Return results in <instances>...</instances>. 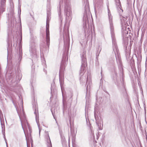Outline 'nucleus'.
I'll return each instance as SVG.
<instances>
[{"mask_svg": "<svg viewBox=\"0 0 147 147\" xmlns=\"http://www.w3.org/2000/svg\"><path fill=\"white\" fill-rule=\"evenodd\" d=\"M59 133H60L61 138H62L63 140L64 139V136H62V132L61 131H59Z\"/></svg>", "mask_w": 147, "mask_h": 147, "instance_id": "412c9836", "label": "nucleus"}, {"mask_svg": "<svg viewBox=\"0 0 147 147\" xmlns=\"http://www.w3.org/2000/svg\"><path fill=\"white\" fill-rule=\"evenodd\" d=\"M70 130L71 134L72 135H73L74 136L75 135V134L74 129L71 127Z\"/></svg>", "mask_w": 147, "mask_h": 147, "instance_id": "6ab92c4d", "label": "nucleus"}, {"mask_svg": "<svg viewBox=\"0 0 147 147\" xmlns=\"http://www.w3.org/2000/svg\"><path fill=\"white\" fill-rule=\"evenodd\" d=\"M47 43V42H46ZM47 46L46 48H44L42 50L41 48H40V55L41 57V59L42 64L43 65L44 67H46V61L44 58H42L41 57L42 55H47L48 53L49 50V45L48 46L47 44Z\"/></svg>", "mask_w": 147, "mask_h": 147, "instance_id": "f8f14e48", "label": "nucleus"}, {"mask_svg": "<svg viewBox=\"0 0 147 147\" xmlns=\"http://www.w3.org/2000/svg\"><path fill=\"white\" fill-rule=\"evenodd\" d=\"M113 69H117L115 67H114Z\"/></svg>", "mask_w": 147, "mask_h": 147, "instance_id": "c85d7f7f", "label": "nucleus"}, {"mask_svg": "<svg viewBox=\"0 0 147 147\" xmlns=\"http://www.w3.org/2000/svg\"><path fill=\"white\" fill-rule=\"evenodd\" d=\"M20 7H21V5H20L19 4V9H20V12H21Z\"/></svg>", "mask_w": 147, "mask_h": 147, "instance_id": "4be33fe9", "label": "nucleus"}, {"mask_svg": "<svg viewBox=\"0 0 147 147\" xmlns=\"http://www.w3.org/2000/svg\"><path fill=\"white\" fill-rule=\"evenodd\" d=\"M34 114L35 115V117H36V123H37L38 129L39 130V135H40V131L41 130V129L40 128V125L39 123V121H38V117L37 116V114L38 113V110H37L36 109H35V111L34 112Z\"/></svg>", "mask_w": 147, "mask_h": 147, "instance_id": "4468645a", "label": "nucleus"}, {"mask_svg": "<svg viewBox=\"0 0 147 147\" xmlns=\"http://www.w3.org/2000/svg\"><path fill=\"white\" fill-rule=\"evenodd\" d=\"M15 71L13 70V68H8L5 75V77L8 83H13L16 81V83L18 81L20 80L22 78V75L19 74L18 76H16Z\"/></svg>", "mask_w": 147, "mask_h": 147, "instance_id": "423d86ee", "label": "nucleus"}, {"mask_svg": "<svg viewBox=\"0 0 147 147\" xmlns=\"http://www.w3.org/2000/svg\"><path fill=\"white\" fill-rule=\"evenodd\" d=\"M36 50L35 43L34 42V40H32L30 42V45L29 51L30 55L32 58V61H33L34 59L36 60L37 59Z\"/></svg>", "mask_w": 147, "mask_h": 147, "instance_id": "1a4fd4ad", "label": "nucleus"}, {"mask_svg": "<svg viewBox=\"0 0 147 147\" xmlns=\"http://www.w3.org/2000/svg\"><path fill=\"white\" fill-rule=\"evenodd\" d=\"M86 3L85 6V13L83 16V20L86 23L89 17H90V11L88 0H84Z\"/></svg>", "mask_w": 147, "mask_h": 147, "instance_id": "9b49d317", "label": "nucleus"}, {"mask_svg": "<svg viewBox=\"0 0 147 147\" xmlns=\"http://www.w3.org/2000/svg\"><path fill=\"white\" fill-rule=\"evenodd\" d=\"M102 71H101V73H100V74H101V76H102Z\"/></svg>", "mask_w": 147, "mask_h": 147, "instance_id": "bb28decb", "label": "nucleus"}, {"mask_svg": "<svg viewBox=\"0 0 147 147\" xmlns=\"http://www.w3.org/2000/svg\"><path fill=\"white\" fill-rule=\"evenodd\" d=\"M50 0H47V1L48 2H50Z\"/></svg>", "mask_w": 147, "mask_h": 147, "instance_id": "cd10ccee", "label": "nucleus"}, {"mask_svg": "<svg viewBox=\"0 0 147 147\" xmlns=\"http://www.w3.org/2000/svg\"><path fill=\"white\" fill-rule=\"evenodd\" d=\"M102 3L103 0H98L96 3V5L99 7H100L102 5Z\"/></svg>", "mask_w": 147, "mask_h": 147, "instance_id": "f3484780", "label": "nucleus"}, {"mask_svg": "<svg viewBox=\"0 0 147 147\" xmlns=\"http://www.w3.org/2000/svg\"><path fill=\"white\" fill-rule=\"evenodd\" d=\"M44 71L45 73V74H47V71L46 70H45L44 68Z\"/></svg>", "mask_w": 147, "mask_h": 147, "instance_id": "5701e85b", "label": "nucleus"}, {"mask_svg": "<svg viewBox=\"0 0 147 147\" xmlns=\"http://www.w3.org/2000/svg\"><path fill=\"white\" fill-rule=\"evenodd\" d=\"M34 68H33L32 69V71L34 72Z\"/></svg>", "mask_w": 147, "mask_h": 147, "instance_id": "a878e982", "label": "nucleus"}, {"mask_svg": "<svg viewBox=\"0 0 147 147\" xmlns=\"http://www.w3.org/2000/svg\"><path fill=\"white\" fill-rule=\"evenodd\" d=\"M63 4L64 7V15L65 17V20L67 22H70L72 19V11L69 0H62V2L60 1L59 2V5L57 7L59 18L60 21V24L61 25L62 24L63 20L62 15L61 13Z\"/></svg>", "mask_w": 147, "mask_h": 147, "instance_id": "7ed1b4c3", "label": "nucleus"}, {"mask_svg": "<svg viewBox=\"0 0 147 147\" xmlns=\"http://www.w3.org/2000/svg\"><path fill=\"white\" fill-rule=\"evenodd\" d=\"M90 129L91 130L92 129H91V127H90Z\"/></svg>", "mask_w": 147, "mask_h": 147, "instance_id": "c756f323", "label": "nucleus"}, {"mask_svg": "<svg viewBox=\"0 0 147 147\" xmlns=\"http://www.w3.org/2000/svg\"><path fill=\"white\" fill-rule=\"evenodd\" d=\"M7 43L8 47H7L8 59V55L9 51L11 50V48L12 45L13 46L16 47L18 43L17 33V32H12L11 27H8L7 30Z\"/></svg>", "mask_w": 147, "mask_h": 147, "instance_id": "39448f33", "label": "nucleus"}, {"mask_svg": "<svg viewBox=\"0 0 147 147\" xmlns=\"http://www.w3.org/2000/svg\"><path fill=\"white\" fill-rule=\"evenodd\" d=\"M16 110L21 121L22 128L25 134L27 141L28 140L32 142V138L31 136L32 130L29 123L27 122L26 119V115L23 109L21 112L18 111L17 109Z\"/></svg>", "mask_w": 147, "mask_h": 147, "instance_id": "20e7f679", "label": "nucleus"}, {"mask_svg": "<svg viewBox=\"0 0 147 147\" xmlns=\"http://www.w3.org/2000/svg\"><path fill=\"white\" fill-rule=\"evenodd\" d=\"M85 115H86V123L88 126H90V124L89 121V120L88 119V117H87L86 115V112L85 113Z\"/></svg>", "mask_w": 147, "mask_h": 147, "instance_id": "a211bd4d", "label": "nucleus"}, {"mask_svg": "<svg viewBox=\"0 0 147 147\" xmlns=\"http://www.w3.org/2000/svg\"><path fill=\"white\" fill-rule=\"evenodd\" d=\"M92 134V131L91 132Z\"/></svg>", "mask_w": 147, "mask_h": 147, "instance_id": "72a5a7b5", "label": "nucleus"}, {"mask_svg": "<svg viewBox=\"0 0 147 147\" xmlns=\"http://www.w3.org/2000/svg\"><path fill=\"white\" fill-rule=\"evenodd\" d=\"M80 43L81 44V45H82V46L83 47H85L86 45V43H84L83 41L80 42Z\"/></svg>", "mask_w": 147, "mask_h": 147, "instance_id": "aec40b11", "label": "nucleus"}, {"mask_svg": "<svg viewBox=\"0 0 147 147\" xmlns=\"http://www.w3.org/2000/svg\"><path fill=\"white\" fill-rule=\"evenodd\" d=\"M80 56L82 60V65L79 72L80 80V82L83 83L86 81V101L89 99L90 96V86L92 84L91 81L90 80V76L88 75L84 76L85 72V67L86 66V51L84 48L82 49L80 52Z\"/></svg>", "mask_w": 147, "mask_h": 147, "instance_id": "f03ea898", "label": "nucleus"}, {"mask_svg": "<svg viewBox=\"0 0 147 147\" xmlns=\"http://www.w3.org/2000/svg\"><path fill=\"white\" fill-rule=\"evenodd\" d=\"M51 112H52V114L53 115V117H54V118H55V116H54V114H53V112L52 110H51Z\"/></svg>", "mask_w": 147, "mask_h": 147, "instance_id": "b1692460", "label": "nucleus"}, {"mask_svg": "<svg viewBox=\"0 0 147 147\" xmlns=\"http://www.w3.org/2000/svg\"><path fill=\"white\" fill-rule=\"evenodd\" d=\"M102 81V78L100 79V86L101 85V81Z\"/></svg>", "mask_w": 147, "mask_h": 147, "instance_id": "393cba45", "label": "nucleus"}, {"mask_svg": "<svg viewBox=\"0 0 147 147\" xmlns=\"http://www.w3.org/2000/svg\"><path fill=\"white\" fill-rule=\"evenodd\" d=\"M45 137L46 140L47 147H52V144L48 131H45Z\"/></svg>", "mask_w": 147, "mask_h": 147, "instance_id": "ddd939ff", "label": "nucleus"}, {"mask_svg": "<svg viewBox=\"0 0 147 147\" xmlns=\"http://www.w3.org/2000/svg\"><path fill=\"white\" fill-rule=\"evenodd\" d=\"M30 82H31V84H32V82H31V81H30Z\"/></svg>", "mask_w": 147, "mask_h": 147, "instance_id": "7c9ffc66", "label": "nucleus"}, {"mask_svg": "<svg viewBox=\"0 0 147 147\" xmlns=\"http://www.w3.org/2000/svg\"><path fill=\"white\" fill-rule=\"evenodd\" d=\"M19 34L20 37V39L19 41V54L18 55L17 59L18 60V64H20L22 57V30L21 27L20 29V32Z\"/></svg>", "mask_w": 147, "mask_h": 147, "instance_id": "6e6552de", "label": "nucleus"}, {"mask_svg": "<svg viewBox=\"0 0 147 147\" xmlns=\"http://www.w3.org/2000/svg\"><path fill=\"white\" fill-rule=\"evenodd\" d=\"M1 128H2V132L4 136V138L5 142L6 144L7 147V140L5 138V125L4 124H3L2 122L1 121Z\"/></svg>", "mask_w": 147, "mask_h": 147, "instance_id": "dca6fc26", "label": "nucleus"}, {"mask_svg": "<svg viewBox=\"0 0 147 147\" xmlns=\"http://www.w3.org/2000/svg\"><path fill=\"white\" fill-rule=\"evenodd\" d=\"M65 25L63 29L64 32L63 40L64 45L65 46V52L66 54H64L63 56L62 59L61 61L60 67L59 71V80L60 85L61 88L63 97V113L64 114L65 111L67 112H67L68 115L70 117L72 116V114H71L70 108L71 105V103L72 99L70 98L67 102H65L63 96V85L64 84V79L63 76V72L64 70L66 65V62L68 58V55L67 54L68 52L67 49H69V34L68 33V28L66 29L65 28Z\"/></svg>", "mask_w": 147, "mask_h": 147, "instance_id": "f257e3e1", "label": "nucleus"}, {"mask_svg": "<svg viewBox=\"0 0 147 147\" xmlns=\"http://www.w3.org/2000/svg\"><path fill=\"white\" fill-rule=\"evenodd\" d=\"M96 99V100H97V98Z\"/></svg>", "mask_w": 147, "mask_h": 147, "instance_id": "473e14b6", "label": "nucleus"}, {"mask_svg": "<svg viewBox=\"0 0 147 147\" xmlns=\"http://www.w3.org/2000/svg\"><path fill=\"white\" fill-rule=\"evenodd\" d=\"M100 106V103L97 101L94 107V116L96 123L98 126V129L102 130L103 126L102 120V117L98 113Z\"/></svg>", "mask_w": 147, "mask_h": 147, "instance_id": "0eeeda50", "label": "nucleus"}, {"mask_svg": "<svg viewBox=\"0 0 147 147\" xmlns=\"http://www.w3.org/2000/svg\"><path fill=\"white\" fill-rule=\"evenodd\" d=\"M115 4L117 10L119 11L121 10L123 11V10L121 9V6L120 0H115Z\"/></svg>", "mask_w": 147, "mask_h": 147, "instance_id": "2eb2a0df", "label": "nucleus"}, {"mask_svg": "<svg viewBox=\"0 0 147 147\" xmlns=\"http://www.w3.org/2000/svg\"><path fill=\"white\" fill-rule=\"evenodd\" d=\"M50 13L49 12L47 13V18L46 25V42L48 46L50 45V36L49 31V22L51 19Z\"/></svg>", "mask_w": 147, "mask_h": 147, "instance_id": "9d476101", "label": "nucleus"}, {"mask_svg": "<svg viewBox=\"0 0 147 147\" xmlns=\"http://www.w3.org/2000/svg\"><path fill=\"white\" fill-rule=\"evenodd\" d=\"M13 12H12V14H13Z\"/></svg>", "mask_w": 147, "mask_h": 147, "instance_id": "2f4dec72", "label": "nucleus"}]
</instances>
